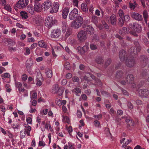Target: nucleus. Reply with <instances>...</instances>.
Returning a JSON list of instances; mask_svg holds the SVG:
<instances>
[{
    "label": "nucleus",
    "mask_w": 149,
    "mask_h": 149,
    "mask_svg": "<svg viewBox=\"0 0 149 149\" xmlns=\"http://www.w3.org/2000/svg\"><path fill=\"white\" fill-rule=\"evenodd\" d=\"M37 93L36 92H33L31 96V99L32 100L33 99H36L37 98Z\"/></svg>",
    "instance_id": "nucleus-45"
},
{
    "label": "nucleus",
    "mask_w": 149,
    "mask_h": 149,
    "mask_svg": "<svg viewBox=\"0 0 149 149\" xmlns=\"http://www.w3.org/2000/svg\"><path fill=\"white\" fill-rule=\"evenodd\" d=\"M33 64V61L30 59L27 60L26 63V67L28 70H30Z\"/></svg>",
    "instance_id": "nucleus-20"
},
{
    "label": "nucleus",
    "mask_w": 149,
    "mask_h": 149,
    "mask_svg": "<svg viewBox=\"0 0 149 149\" xmlns=\"http://www.w3.org/2000/svg\"><path fill=\"white\" fill-rule=\"evenodd\" d=\"M8 49L10 52H15L17 50L16 47H8Z\"/></svg>",
    "instance_id": "nucleus-52"
},
{
    "label": "nucleus",
    "mask_w": 149,
    "mask_h": 149,
    "mask_svg": "<svg viewBox=\"0 0 149 149\" xmlns=\"http://www.w3.org/2000/svg\"><path fill=\"white\" fill-rule=\"evenodd\" d=\"M4 8L5 9H6V10L8 11H9V10L10 11V10H11V9L10 6L8 5H7L5 6H4Z\"/></svg>",
    "instance_id": "nucleus-60"
},
{
    "label": "nucleus",
    "mask_w": 149,
    "mask_h": 149,
    "mask_svg": "<svg viewBox=\"0 0 149 149\" xmlns=\"http://www.w3.org/2000/svg\"><path fill=\"white\" fill-rule=\"evenodd\" d=\"M126 65L128 67H133L135 64V61L133 58L127 59L125 62Z\"/></svg>",
    "instance_id": "nucleus-15"
},
{
    "label": "nucleus",
    "mask_w": 149,
    "mask_h": 149,
    "mask_svg": "<svg viewBox=\"0 0 149 149\" xmlns=\"http://www.w3.org/2000/svg\"><path fill=\"white\" fill-rule=\"evenodd\" d=\"M45 73L46 76L48 78H51L52 76L53 73L52 71L50 69H46Z\"/></svg>",
    "instance_id": "nucleus-23"
},
{
    "label": "nucleus",
    "mask_w": 149,
    "mask_h": 149,
    "mask_svg": "<svg viewBox=\"0 0 149 149\" xmlns=\"http://www.w3.org/2000/svg\"><path fill=\"white\" fill-rule=\"evenodd\" d=\"M64 67L67 70H69L70 68V63L68 62H66L64 65Z\"/></svg>",
    "instance_id": "nucleus-48"
},
{
    "label": "nucleus",
    "mask_w": 149,
    "mask_h": 149,
    "mask_svg": "<svg viewBox=\"0 0 149 149\" xmlns=\"http://www.w3.org/2000/svg\"><path fill=\"white\" fill-rule=\"evenodd\" d=\"M84 31H86V33L91 35L93 34L94 33V30L93 28L91 26H87L84 29Z\"/></svg>",
    "instance_id": "nucleus-19"
},
{
    "label": "nucleus",
    "mask_w": 149,
    "mask_h": 149,
    "mask_svg": "<svg viewBox=\"0 0 149 149\" xmlns=\"http://www.w3.org/2000/svg\"><path fill=\"white\" fill-rule=\"evenodd\" d=\"M95 118H96L99 120L102 117V114H99L98 115H95L94 116Z\"/></svg>",
    "instance_id": "nucleus-62"
},
{
    "label": "nucleus",
    "mask_w": 149,
    "mask_h": 149,
    "mask_svg": "<svg viewBox=\"0 0 149 149\" xmlns=\"http://www.w3.org/2000/svg\"><path fill=\"white\" fill-rule=\"evenodd\" d=\"M18 91L20 93H24V96L26 97L28 96V91L24 88L21 87L20 88H19V89H18Z\"/></svg>",
    "instance_id": "nucleus-27"
},
{
    "label": "nucleus",
    "mask_w": 149,
    "mask_h": 149,
    "mask_svg": "<svg viewBox=\"0 0 149 149\" xmlns=\"http://www.w3.org/2000/svg\"><path fill=\"white\" fill-rule=\"evenodd\" d=\"M78 13L77 9L74 8L71 10L69 14V18L70 20H73L76 17H77Z\"/></svg>",
    "instance_id": "nucleus-8"
},
{
    "label": "nucleus",
    "mask_w": 149,
    "mask_h": 149,
    "mask_svg": "<svg viewBox=\"0 0 149 149\" xmlns=\"http://www.w3.org/2000/svg\"><path fill=\"white\" fill-rule=\"evenodd\" d=\"M0 109H1V111H0V118L2 115L4 116L6 111L4 107L3 106H1L0 107Z\"/></svg>",
    "instance_id": "nucleus-33"
},
{
    "label": "nucleus",
    "mask_w": 149,
    "mask_h": 149,
    "mask_svg": "<svg viewBox=\"0 0 149 149\" xmlns=\"http://www.w3.org/2000/svg\"><path fill=\"white\" fill-rule=\"evenodd\" d=\"M32 20L34 22L37 23L43 21V18L40 15H36L33 17Z\"/></svg>",
    "instance_id": "nucleus-16"
},
{
    "label": "nucleus",
    "mask_w": 149,
    "mask_h": 149,
    "mask_svg": "<svg viewBox=\"0 0 149 149\" xmlns=\"http://www.w3.org/2000/svg\"><path fill=\"white\" fill-rule=\"evenodd\" d=\"M123 19L124 22L125 21V22H128L130 19V17L129 15H127L125 16L124 15L123 17Z\"/></svg>",
    "instance_id": "nucleus-40"
},
{
    "label": "nucleus",
    "mask_w": 149,
    "mask_h": 149,
    "mask_svg": "<svg viewBox=\"0 0 149 149\" xmlns=\"http://www.w3.org/2000/svg\"><path fill=\"white\" fill-rule=\"evenodd\" d=\"M53 6L58 10L59 7V4L58 2H55L54 3Z\"/></svg>",
    "instance_id": "nucleus-50"
},
{
    "label": "nucleus",
    "mask_w": 149,
    "mask_h": 149,
    "mask_svg": "<svg viewBox=\"0 0 149 149\" xmlns=\"http://www.w3.org/2000/svg\"><path fill=\"white\" fill-rule=\"evenodd\" d=\"M56 23L57 21L54 19L53 17L52 16L47 17L45 20V25L49 29Z\"/></svg>",
    "instance_id": "nucleus-3"
},
{
    "label": "nucleus",
    "mask_w": 149,
    "mask_h": 149,
    "mask_svg": "<svg viewBox=\"0 0 149 149\" xmlns=\"http://www.w3.org/2000/svg\"><path fill=\"white\" fill-rule=\"evenodd\" d=\"M63 31H64V30H65L68 26V25L66 23V22L65 21H64L63 22Z\"/></svg>",
    "instance_id": "nucleus-53"
},
{
    "label": "nucleus",
    "mask_w": 149,
    "mask_h": 149,
    "mask_svg": "<svg viewBox=\"0 0 149 149\" xmlns=\"http://www.w3.org/2000/svg\"><path fill=\"white\" fill-rule=\"evenodd\" d=\"M127 106L128 108L130 109H132L133 108V106L132 104L130 102H129L127 103Z\"/></svg>",
    "instance_id": "nucleus-59"
},
{
    "label": "nucleus",
    "mask_w": 149,
    "mask_h": 149,
    "mask_svg": "<svg viewBox=\"0 0 149 149\" xmlns=\"http://www.w3.org/2000/svg\"><path fill=\"white\" fill-rule=\"evenodd\" d=\"M55 102L57 105L58 106H60L61 105L62 102L58 98L56 99Z\"/></svg>",
    "instance_id": "nucleus-43"
},
{
    "label": "nucleus",
    "mask_w": 149,
    "mask_h": 149,
    "mask_svg": "<svg viewBox=\"0 0 149 149\" xmlns=\"http://www.w3.org/2000/svg\"><path fill=\"white\" fill-rule=\"evenodd\" d=\"M90 47L92 50H94L97 49V46L93 43H91L90 45Z\"/></svg>",
    "instance_id": "nucleus-44"
},
{
    "label": "nucleus",
    "mask_w": 149,
    "mask_h": 149,
    "mask_svg": "<svg viewBox=\"0 0 149 149\" xmlns=\"http://www.w3.org/2000/svg\"><path fill=\"white\" fill-rule=\"evenodd\" d=\"M37 46V44L36 43H34L32 44L30 47L31 49H32L35 48Z\"/></svg>",
    "instance_id": "nucleus-61"
},
{
    "label": "nucleus",
    "mask_w": 149,
    "mask_h": 149,
    "mask_svg": "<svg viewBox=\"0 0 149 149\" xmlns=\"http://www.w3.org/2000/svg\"><path fill=\"white\" fill-rule=\"evenodd\" d=\"M106 18L107 20H108V22H110L112 25H115L116 24V19L115 15H111L110 18L109 17L106 16Z\"/></svg>",
    "instance_id": "nucleus-12"
},
{
    "label": "nucleus",
    "mask_w": 149,
    "mask_h": 149,
    "mask_svg": "<svg viewBox=\"0 0 149 149\" xmlns=\"http://www.w3.org/2000/svg\"><path fill=\"white\" fill-rule=\"evenodd\" d=\"M83 22V19L82 17L79 16L71 22L70 26L74 29H77L81 26Z\"/></svg>",
    "instance_id": "nucleus-1"
},
{
    "label": "nucleus",
    "mask_w": 149,
    "mask_h": 149,
    "mask_svg": "<svg viewBox=\"0 0 149 149\" xmlns=\"http://www.w3.org/2000/svg\"><path fill=\"white\" fill-rule=\"evenodd\" d=\"M139 94L142 97H147L149 95V92L147 89H141L139 91Z\"/></svg>",
    "instance_id": "nucleus-9"
},
{
    "label": "nucleus",
    "mask_w": 149,
    "mask_h": 149,
    "mask_svg": "<svg viewBox=\"0 0 149 149\" xmlns=\"http://www.w3.org/2000/svg\"><path fill=\"white\" fill-rule=\"evenodd\" d=\"M143 15L144 18H148V15L147 11L146 10H144L143 12Z\"/></svg>",
    "instance_id": "nucleus-42"
},
{
    "label": "nucleus",
    "mask_w": 149,
    "mask_h": 149,
    "mask_svg": "<svg viewBox=\"0 0 149 149\" xmlns=\"http://www.w3.org/2000/svg\"><path fill=\"white\" fill-rule=\"evenodd\" d=\"M126 56V53L124 50H122L120 51L119 54V57L120 60H123Z\"/></svg>",
    "instance_id": "nucleus-24"
},
{
    "label": "nucleus",
    "mask_w": 149,
    "mask_h": 149,
    "mask_svg": "<svg viewBox=\"0 0 149 149\" xmlns=\"http://www.w3.org/2000/svg\"><path fill=\"white\" fill-rule=\"evenodd\" d=\"M118 81L120 82L121 84L123 85H125L127 83V81L125 79V77L121 78L120 79L118 80Z\"/></svg>",
    "instance_id": "nucleus-32"
},
{
    "label": "nucleus",
    "mask_w": 149,
    "mask_h": 149,
    "mask_svg": "<svg viewBox=\"0 0 149 149\" xmlns=\"http://www.w3.org/2000/svg\"><path fill=\"white\" fill-rule=\"evenodd\" d=\"M134 77L133 75L129 74L125 77V79L127 81V84H132L134 82Z\"/></svg>",
    "instance_id": "nucleus-17"
},
{
    "label": "nucleus",
    "mask_w": 149,
    "mask_h": 149,
    "mask_svg": "<svg viewBox=\"0 0 149 149\" xmlns=\"http://www.w3.org/2000/svg\"><path fill=\"white\" fill-rule=\"evenodd\" d=\"M119 15L120 17L118 19V24L120 26H122L124 24V20L123 17L124 16V13L123 11L122 10H120L118 11Z\"/></svg>",
    "instance_id": "nucleus-10"
},
{
    "label": "nucleus",
    "mask_w": 149,
    "mask_h": 149,
    "mask_svg": "<svg viewBox=\"0 0 149 149\" xmlns=\"http://www.w3.org/2000/svg\"><path fill=\"white\" fill-rule=\"evenodd\" d=\"M64 90L63 88L60 87L58 84H56L52 87L51 91L53 93H56L60 95L62 94Z\"/></svg>",
    "instance_id": "nucleus-6"
},
{
    "label": "nucleus",
    "mask_w": 149,
    "mask_h": 149,
    "mask_svg": "<svg viewBox=\"0 0 149 149\" xmlns=\"http://www.w3.org/2000/svg\"><path fill=\"white\" fill-rule=\"evenodd\" d=\"M28 78V77L27 75L25 74H24L22 76L21 78L22 81H26L27 80Z\"/></svg>",
    "instance_id": "nucleus-51"
},
{
    "label": "nucleus",
    "mask_w": 149,
    "mask_h": 149,
    "mask_svg": "<svg viewBox=\"0 0 149 149\" xmlns=\"http://www.w3.org/2000/svg\"><path fill=\"white\" fill-rule=\"evenodd\" d=\"M51 1L49 0H47L44 3V8L46 10L52 6Z\"/></svg>",
    "instance_id": "nucleus-18"
},
{
    "label": "nucleus",
    "mask_w": 149,
    "mask_h": 149,
    "mask_svg": "<svg viewBox=\"0 0 149 149\" xmlns=\"http://www.w3.org/2000/svg\"><path fill=\"white\" fill-rule=\"evenodd\" d=\"M72 79L73 81L75 82H78L79 81V79L77 77H73Z\"/></svg>",
    "instance_id": "nucleus-63"
},
{
    "label": "nucleus",
    "mask_w": 149,
    "mask_h": 149,
    "mask_svg": "<svg viewBox=\"0 0 149 149\" xmlns=\"http://www.w3.org/2000/svg\"><path fill=\"white\" fill-rule=\"evenodd\" d=\"M13 127L15 130L19 129L20 125L18 123H13L12 125Z\"/></svg>",
    "instance_id": "nucleus-37"
},
{
    "label": "nucleus",
    "mask_w": 149,
    "mask_h": 149,
    "mask_svg": "<svg viewBox=\"0 0 149 149\" xmlns=\"http://www.w3.org/2000/svg\"><path fill=\"white\" fill-rule=\"evenodd\" d=\"M72 91L73 93H75L76 94H77L81 93V90L79 88L76 87L72 90Z\"/></svg>",
    "instance_id": "nucleus-38"
},
{
    "label": "nucleus",
    "mask_w": 149,
    "mask_h": 149,
    "mask_svg": "<svg viewBox=\"0 0 149 149\" xmlns=\"http://www.w3.org/2000/svg\"><path fill=\"white\" fill-rule=\"evenodd\" d=\"M10 77V74L8 73H5L1 75V77L2 79H4L6 78H9Z\"/></svg>",
    "instance_id": "nucleus-39"
},
{
    "label": "nucleus",
    "mask_w": 149,
    "mask_h": 149,
    "mask_svg": "<svg viewBox=\"0 0 149 149\" xmlns=\"http://www.w3.org/2000/svg\"><path fill=\"white\" fill-rule=\"evenodd\" d=\"M15 87L18 88V89L19 88H20L22 86V83L20 82H18L16 80H15Z\"/></svg>",
    "instance_id": "nucleus-34"
},
{
    "label": "nucleus",
    "mask_w": 149,
    "mask_h": 149,
    "mask_svg": "<svg viewBox=\"0 0 149 149\" xmlns=\"http://www.w3.org/2000/svg\"><path fill=\"white\" fill-rule=\"evenodd\" d=\"M38 45L40 47L45 48L46 47V44L43 40H41L38 42Z\"/></svg>",
    "instance_id": "nucleus-29"
},
{
    "label": "nucleus",
    "mask_w": 149,
    "mask_h": 149,
    "mask_svg": "<svg viewBox=\"0 0 149 149\" xmlns=\"http://www.w3.org/2000/svg\"><path fill=\"white\" fill-rule=\"evenodd\" d=\"M87 97L86 95L84 94L81 95L80 99L81 100H87Z\"/></svg>",
    "instance_id": "nucleus-54"
},
{
    "label": "nucleus",
    "mask_w": 149,
    "mask_h": 149,
    "mask_svg": "<svg viewBox=\"0 0 149 149\" xmlns=\"http://www.w3.org/2000/svg\"><path fill=\"white\" fill-rule=\"evenodd\" d=\"M26 132L24 130H22L20 132V136L21 138H24L26 136Z\"/></svg>",
    "instance_id": "nucleus-41"
},
{
    "label": "nucleus",
    "mask_w": 149,
    "mask_h": 149,
    "mask_svg": "<svg viewBox=\"0 0 149 149\" xmlns=\"http://www.w3.org/2000/svg\"><path fill=\"white\" fill-rule=\"evenodd\" d=\"M20 14L22 19H26L28 17L27 13L25 12H20Z\"/></svg>",
    "instance_id": "nucleus-35"
},
{
    "label": "nucleus",
    "mask_w": 149,
    "mask_h": 149,
    "mask_svg": "<svg viewBox=\"0 0 149 149\" xmlns=\"http://www.w3.org/2000/svg\"><path fill=\"white\" fill-rule=\"evenodd\" d=\"M77 38L79 41L83 42L87 39L88 36L86 31L81 30L78 32L77 35Z\"/></svg>",
    "instance_id": "nucleus-4"
},
{
    "label": "nucleus",
    "mask_w": 149,
    "mask_h": 149,
    "mask_svg": "<svg viewBox=\"0 0 149 149\" xmlns=\"http://www.w3.org/2000/svg\"><path fill=\"white\" fill-rule=\"evenodd\" d=\"M73 4L75 6L78 7L79 1L78 0H73L72 1Z\"/></svg>",
    "instance_id": "nucleus-56"
},
{
    "label": "nucleus",
    "mask_w": 149,
    "mask_h": 149,
    "mask_svg": "<svg viewBox=\"0 0 149 149\" xmlns=\"http://www.w3.org/2000/svg\"><path fill=\"white\" fill-rule=\"evenodd\" d=\"M70 8L68 7H63L62 10L63 17L66 19L69 11Z\"/></svg>",
    "instance_id": "nucleus-13"
},
{
    "label": "nucleus",
    "mask_w": 149,
    "mask_h": 149,
    "mask_svg": "<svg viewBox=\"0 0 149 149\" xmlns=\"http://www.w3.org/2000/svg\"><path fill=\"white\" fill-rule=\"evenodd\" d=\"M124 74L123 72L120 71H118L116 75V78L117 80L118 81L121 78L124 77L123 76Z\"/></svg>",
    "instance_id": "nucleus-26"
},
{
    "label": "nucleus",
    "mask_w": 149,
    "mask_h": 149,
    "mask_svg": "<svg viewBox=\"0 0 149 149\" xmlns=\"http://www.w3.org/2000/svg\"><path fill=\"white\" fill-rule=\"evenodd\" d=\"M88 44V42H86V43L85 45L81 49V53L83 54L88 51L89 49Z\"/></svg>",
    "instance_id": "nucleus-22"
},
{
    "label": "nucleus",
    "mask_w": 149,
    "mask_h": 149,
    "mask_svg": "<svg viewBox=\"0 0 149 149\" xmlns=\"http://www.w3.org/2000/svg\"><path fill=\"white\" fill-rule=\"evenodd\" d=\"M111 62V60L110 58L108 59L105 63V65L106 66L109 65Z\"/></svg>",
    "instance_id": "nucleus-64"
},
{
    "label": "nucleus",
    "mask_w": 149,
    "mask_h": 149,
    "mask_svg": "<svg viewBox=\"0 0 149 149\" xmlns=\"http://www.w3.org/2000/svg\"><path fill=\"white\" fill-rule=\"evenodd\" d=\"M24 131L26 132L30 131L31 130V127L30 126L26 125L25 126Z\"/></svg>",
    "instance_id": "nucleus-49"
},
{
    "label": "nucleus",
    "mask_w": 149,
    "mask_h": 149,
    "mask_svg": "<svg viewBox=\"0 0 149 149\" xmlns=\"http://www.w3.org/2000/svg\"><path fill=\"white\" fill-rule=\"evenodd\" d=\"M98 18L95 16H93L92 17V22L95 24L96 26H97L98 24Z\"/></svg>",
    "instance_id": "nucleus-30"
},
{
    "label": "nucleus",
    "mask_w": 149,
    "mask_h": 149,
    "mask_svg": "<svg viewBox=\"0 0 149 149\" xmlns=\"http://www.w3.org/2000/svg\"><path fill=\"white\" fill-rule=\"evenodd\" d=\"M61 34V30L57 29H54L52 31L50 36L52 38H57L59 37Z\"/></svg>",
    "instance_id": "nucleus-7"
},
{
    "label": "nucleus",
    "mask_w": 149,
    "mask_h": 149,
    "mask_svg": "<svg viewBox=\"0 0 149 149\" xmlns=\"http://www.w3.org/2000/svg\"><path fill=\"white\" fill-rule=\"evenodd\" d=\"M131 53H134L135 54L136 52H137V49L136 47L135 48L134 47H132L130 49Z\"/></svg>",
    "instance_id": "nucleus-55"
},
{
    "label": "nucleus",
    "mask_w": 149,
    "mask_h": 149,
    "mask_svg": "<svg viewBox=\"0 0 149 149\" xmlns=\"http://www.w3.org/2000/svg\"><path fill=\"white\" fill-rule=\"evenodd\" d=\"M68 146L69 149H74L75 148L74 145L70 143H68Z\"/></svg>",
    "instance_id": "nucleus-58"
},
{
    "label": "nucleus",
    "mask_w": 149,
    "mask_h": 149,
    "mask_svg": "<svg viewBox=\"0 0 149 149\" xmlns=\"http://www.w3.org/2000/svg\"><path fill=\"white\" fill-rule=\"evenodd\" d=\"M131 16L132 18L138 21H141L143 19L142 15L138 13H132L131 14Z\"/></svg>",
    "instance_id": "nucleus-14"
},
{
    "label": "nucleus",
    "mask_w": 149,
    "mask_h": 149,
    "mask_svg": "<svg viewBox=\"0 0 149 149\" xmlns=\"http://www.w3.org/2000/svg\"><path fill=\"white\" fill-rule=\"evenodd\" d=\"M41 124L43 126L41 127V130L42 131H44L45 130V129L48 130V127L50 125V121L49 120L46 121L44 120L42 122Z\"/></svg>",
    "instance_id": "nucleus-11"
},
{
    "label": "nucleus",
    "mask_w": 149,
    "mask_h": 149,
    "mask_svg": "<svg viewBox=\"0 0 149 149\" xmlns=\"http://www.w3.org/2000/svg\"><path fill=\"white\" fill-rule=\"evenodd\" d=\"M62 116L63 118L62 120L64 122L67 123L68 124L70 123V120L69 117L66 116H64L63 115Z\"/></svg>",
    "instance_id": "nucleus-36"
},
{
    "label": "nucleus",
    "mask_w": 149,
    "mask_h": 149,
    "mask_svg": "<svg viewBox=\"0 0 149 149\" xmlns=\"http://www.w3.org/2000/svg\"><path fill=\"white\" fill-rule=\"evenodd\" d=\"M126 122L128 126L130 127H134V123L132 119H127L126 120Z\"/></svg>",
    "instance_id": "nucleus-25"
},
{
    "label": "nucleus",
    "mask_w": 149,
    "mask_h": 149,
    "mask_svg": "<svg viewBox=\"0 0 149 149\" xmlns=\"http://www.w3.org/2000/svg\"><path fill=\"white\" fill-rule=\"evenodd\" d=\"M35 11L37 12H40L42 10V8L41 5L39 3H35L34 6Z\"/></svg>",
    "instance_id": "nucleus-21"
},
{
    "label": "nucleus",
    "mask_w": 149,
    "mask_h": 149,
    "mask_svg": "<svg viewBox=\"0 0 149 149\" xmlns=\"http://www.w3.org/2000/svg\"><path fill=\"white\" fill-rule=\"evenodd\" d=\"M130 27L131 30L130 33L134 36H137V33L140 32L142 29L140 25L136 23L130 24Z\"/></svg>",
    "instance_id": "nucleus-2"
},
{
    "label": "nucleus",
    "mask_w": 149,
    "mask_h": 149,
    "mask_svg": "<svg viewBox=\"0 0 149 149\" xmlns=\"http://www.w3.org/2000/svg\"><path fill=\"white\" fill-rule=\"evenodd\" d=\"M26 121L27 123L32 124V118L30 117H28L26 118Z\"/></svg>",
    "instance_id": "nucleus-46"
},
{
    "label": "nucleus",
    "mask_w": 149,
    "mask_h": 149,
    "mask_svg": "<svg viewBox=\"0 0 149 149\" xmlns=\"http://www.w3.org/2000/svg\"><path fill=\"white\" fill-rule=\"evenodd\" d=\"M28 10L29 12L31 15H33L34 14L35 10H34V7L32 6H31L29 5L28 6Z\"/></svg>",
    "instance_id": "nucleus-28"
},
{
    "label": "nucleus",
    "mask_w": 149,
    "mask_h": 149,
    "mask_svg": "<svg viewBox=\"0 0 149 149\" xmlns=\"http://www.w3.org/2000/svg\"><path fill=\"white\" fill-rule=\"evenodd\" d=\"M29 0H19L16 4L17 8L23 9L25 8L29 4Z\"/></svg>",
    "instance_id": "nucleus-5"
},
{
    "label": "nucleus",
    "mask_w": 149,
    "mask_h": 149,
    "mask_svg": "<svg viewBox=\"0 0 149 149\" xmlns=\"http://www.w3.org/2000/svg\"><path fill=\"white\" fill-rule=\"evenodd\" d=\"M94 123L95 126L96 127H99L100 126V122L97 120H95L94 121Z\"/></svg>",
    "instance_id": "nucleus-57"
},
{
    "label": "nucleus",
    "mask_w": 149,
    "mask_h": 149,
    "mask_svg": "<svg viewBox=\"0 0 149 149\" xmlns=\"http://www.w3.org/2000/svg\"><path fill=\"white\" fill-rule=\"evenodd\" d=\"M58 10L52 6L51 10L50 13H55L58 11Z\"/></svg>",
    "instance_id": "nucleus-47"
},
{
    "label": "nucleus",
    "mask_w": 149,
    "mask_h": 149,
    "mask_svg": "<svg viewBox=\"0 0 149 149\" xmlns=\"http://www.w3.org/2000/svg\"><path fill=\"white\" fill-rule=\"evenodd\" d=\"M81 10L84 12H86L88 11V8H87V5L85 3H83L81 4Z\"/></svg>",
    "instance_id": "nucleus-31"
}]
</instances>
